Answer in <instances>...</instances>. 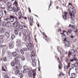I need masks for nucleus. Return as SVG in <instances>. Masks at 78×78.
<instances>
[{
  "label": "nucleus",
  "mask_w": 78,
  "mask_h": 78,
  "mask_svg": "<svg viewBox=\"0 0 78 78\" xmlns=\"http://www.w3.org/2000/svg\"><path fill=\"white\" fill-rule=\"evenodd\" d=\"M4 78H9V77L7 75H5L4 76Z\"/></svg>",
  "instance_id": "nucleus-56"
},
{
  "label": "nucleus",
  "mask_w": 78,
  "mask_h": 78,
  "mask_svg": "<svg viewBox=\"0 0 78 78\" xmlns=\"http://www.w3.org/2000/svg\"><path fill=\"white\" fill-rule=\"evenodd\" d=\"M20 51L21 54H23V53H24V51H23V49L21 50Z\"/></svg>",
  "instance_id": "nucleus-51"
},
{
  "label": "nucleus",
  "mask_w": 78,
  "mask_h": 78,
  "mask_svg": "<svg viewBox=\"0 0 78 78\" xmlns=\"http://www.w3.org/2000/svg\"><path fill=\"white\" fill-rule=\"evenodd\" d=\"M13 12H16V11H17V9L15 7H13Z\"/></svg>",
  "instance_id": "nucleus-29"
},
{
  "label": "nucleus",
  "mask_w": 78,
  "mask_h": 78,
  "mask_svg": "<svg viewBox=\"0 0 78 78\" xmlns=\"http://www.w3.org/2000/svg\"><path fill=\"white\" fill-rule=\"evenodd\" d=\"M18 23H19V22H17L16 21L14 22L13 24L14 27H17L18 25Z\"/></svg>",
  "instance_id": "nucleus-12"
},
{
  "label": "nucleus",
  "mask_w": 78,
  "mask_h": 78,
  "mask_svg": "<svg viewBox=\"0 0 78 78\" xmlns=\"http://www.w3.org/2000/svg\"><path fill=\"white\" fill-rule=\"evenodd\" d=\"M14 32L15 34H17L18 33H19V30L17 29H16L15 30Z\"/></svg>",
  "instance_id": "nucleus-25"
},
{
  "label": "nucleus",
  "mask_w": 78,
  "mask_h": 78,
  "mask_svg": "<svg viewBox=\"0 0 78 78\" xmlns=\"http://www.w3.org/2000/svg\"><path fill=\"white\" fill-rule=\"evenodd\" d=\"M19 75L20 78H23V74L22 73H20Z\"/></svg>",
  "instance_id": "nucleus-38"
},
{
  "label": "nucleus",
  "mask_w": 78,
  "mask_h": 78,
  "mask_svg": "<svg viewBox=\"0 0 78 78\" xmlns=\"http://www.w3.org/2000/svg\"><path fill=\"white\" fill-rule=\"evenodd\" d=\"M18 69H19V67L16 66L14 67V70H18Z\"/></svg>",
  "instance_id": "nucleus-30"
},
{
  "label": "nucleus",
  "mask_w": 78,
  "mask_h": 78,
  "mask_svg": "<svg viewBox=\"0 0 78 78\" xmlns=\"http://www.w3.org/2000/svg\"><path fill=\"white\" fill-rule=\"evenodd\" d=\"M23 27H24V28H28V27L27 26V25L25 24L23 25Z\"/></svg>",
  "instance_id": "nucleus-54"
},
{
  "label": "nucleus",
  "mask_w": 78,
  "mask_h": 78,
  "mask_svg": "<svg viewBox=\"0 0 78 78\" xmlns=\"http://www.w3.org/2000/svg\"><path fill=\"white\" fill-rule=\"evenodd\" d=\"M72 56H73V58H76V55L74 54L73 55H72Z\"/></svg>",
  "instance_id": "nucleus-63"
},
{
  "label": "nucleus",
  "mask_w": 78,
  "mask_h": 78,
  "mask_svg": "<svg viewBox=\"0 0 78 78\" xmlns=\"http://www.w3.org/2000/svg\"><path fill=\"white\" fill-rule=\"evenodd\" d=\"M23 49L24 51H27L28 50L27 49V48H23Z\"/></svg>",
  "instance_id": "nucleus-57"
},
{
  "label": "nucleus",
  "mask_w": 78,
  "mask_h": 78,
  "mask_svg": "<svg viewBox=\"0 0 78 78\" xmlns=\"http://www.w3.org/2000/svg\"><path fill=\"white\" fill-rule=\"evenodd\" d=\"M71 55H72V53L69 52L68 54V58H70Z\"/></svg>",
  "instance_id": "nucleus-50"
},
{
  "label": "nucleus",
  "mask_w": 78,
  "mask_h": 78,
  "mask_svg": "<svg viewBox=\"0 0 78 78\" xmlns=\"http://www.w3.org/2000/svg\"><path fill=\"white\" fill-rule=\"evenodd\" d=\"M32 65L33 67H35L36 66V62H34L35 61V58H32Z\"/></svg>",
  "instance_id": "nucleus-8"
},
{
  "label": "nucleus",
  "mask_w": 78,
  "mask_h": 78,
  "mask_svg": "<svg viewBox=\"0 0 78 78\" xmlns=\"http://www.w3.org/2000/svg\"><path fill=\"white\" fill-rule=\"evenodd\" d=\"M76 73H78V68H76L75 69Z\"/></svg>",
  "instance_id": "nucleus-53"
},
{
  "label": "nucleus",
  "mask_w": 78,
  "mask_h": 78,
  "mask_svg": "<svg viewBox=\"0 0 78 78\" xmlns=\"http://www.w3.org/2000/svg\"><path fill=\"white\" fill-rule=\"evenodd\" d=\"M60 57L62 61V59H63V56L60 55Z\"/></svg>",
  "instance_id": "nucleus-61"
},
{
  "label": "nucleus",
  "mask_w": 78,
  "mask_h": 78,
  "mask_svg": "<svg viewBox=\"0 0 78 78\" xmlns=\"http://www.w3.org/2000/svg\"><path fill=\"white\" fill-rule=\"evenodd\" d=\"M71 69H72V68H69V70L68 74L69 75V76H70V70H71Z\"/></svg>",
  "instance_id": "nucleus-35"
},
{
  "label": "nucleus",
  "mask_w": 78,
  "mask_h": 78,
  "mask_svg": "<svg viewBox=\"0 0 78 78\" xmlns=\"http://www.w3.org/2000/svg\"><path fill=\"white\" fill-rule=\"evenodd\" d=\"M42 34L44 36L43 38L45 40H46V41L47 42L49 43L50 42V41L47 38V35H45V33L44 32H42Z\"/></svg>",
  "instance_id": "nucleus-4"
},
{
  "label": "nucleus",
  "mask_w": 78,
  "mask_h": 78,
  "mask_svg": "<svg viewBox=\"0 0 78 78\" xmlns=\"http://www.w3.org/2000/svg\"><path fill=\"white\" fill-rule=\"evenodd\" d=\"M67 12L66 11H65L64 12V15H63V17L65 19H67Z\"/></svg>",
  "instance_id": "nucleus-11"
},
{
  "label": "nucleus",
  "mask_w": 78,
  "mask_h": 78,
  "mask_svg": "<svg viewBox=\"0 0 78 78\" xmlns=\"http://www.w3.org/2000/svg\"><path fill=\"white\" fill-rule=\"evenodd\" d=\"M2 71H4V72H8V70L7 69V68H6V66L4 65L3 66H2Z\"/></svg>",
  "instance_id": "nucleus-7"
},
{
  "label": "nucleus",
  "mask_w": 78,
  "mask_h": 78,
  "mask_svg": "<svg viewBox=\"0 0 78 78\" xmlns=\"http://www.w3.org/2000/svg\"><path fill=\"white\" fill-rule=\"evenodd\" d=\"M15 37H16L15 36V35H12L11 36V38L12 40H13V39H14V38H15Z\"/></svg>",
  "instance_id": "nucleus-39"
},
{
  "label": "nucleus",
  "mask_w": 78,
  "mask_h": 78,
  "mask_svg": "<svg viewBox=\"0 0 78 78\" xmlns=\"http://www.w3.org/2000/svg\"><path fill=\"white\" fill-rule=\"evenodd\" d=\"M75 32V33H77L78 32V30L77 28H76L75 30V31H74Z\"/></svg>",
  "instance_id": "nucleus-42"
},
{
  "label": "nucleus",
  "mask_w": 78,
  "mask_h": 78,
  "mask_svg": "<svg viewBox=\"0 0 78 78\" xmlns=\"http://www.w3.org/2000/svg\"><path fill=\"white\" fill-rule=\"evenodd\" d=\"M73 59L74 61H76V62H77L78 61V59H77L76 57H73Z\"/></svg>",
  "instance_id": "nucleus-44"
},
{
  "label": "nucleus",
  "mask_w": 78,
  "mask_h": 78,
  "mask_svg": "<svg viewBox=\"0 0 78 78\" xmlns=\"http://www.w3.org/2000/svg\"><path fill=\"white\" fill-rule=\"evenodd\" d=\"M4 31H5V30L3 28H1L0 30V32L1 33H4Z\"/></svg>",
  "instance_id": "nucleus-28"
},
{
  "label": "nucleus",
  "mask_w": 78,
  "mask_h": 78,
  "mask_svg": "<svg viewBox=\"0 0 78 78\" xmlns=\"http://www.w3.org/2000/svg\"><path fill=\"white\" fill-rule=\"evenodd\" d=\"M3 37H0V42L1 44L3 42Z\"/></svg>",
  "instance_id": "nucleus-21"
},
{
  "label": "nucleus",
  "mask_w": 78,
  "mask_h": 78,
  "mask_svg": "<svg viewBox=\"0 0 78 78\" xmlns=\"http://www.w3.org/2000/svg\"><path fill=\"white\" fill-rule=\"evenodd\" d=\"M5 36L7 37H8V38L9 37V36L10 35V34H9V32H6L5 33Z\"/></svg>",
  "instance_id": "nucleus-17"
},
{
  "label": "nucleus",
  "mask_w": 78,
  "mask_h": 78,
  "mask_svg": "<svg viewBox=\"0 0 78 78\" xmlns=\"http://www.w3.org/2000/svg\"><path fill=\"white\" fill-rule=\"evenodd\" d=\"M3 59L4 61H6L7 59V58H6V57H4Z\"/></svg>",
  "instance_id": "nucleus-48"
},
{
  "label": "nucleus",
  "mask_w": 78,
  "mask_h": 78,
  "mask_svg": "<svg viewBox=\"0 0 78 78\" xmlns=\"http://www.w3.org/2000/svg\"><path fill=\"white\" fill-rule=\"evenodd\" d=\"M5 27H7L9 28V27H11V24L9 22H7L5 23Z\"/></svg>",
  "instance_id": "nucleus-6"
},
{
  "label": "nucleus",
  "mask_w": 78,
  "mask_h": 78,
  "mask_svg": "<svg viewBox=\"0 0 78 78\" xmlns=\"http://www.w3.org/2000/svg\"><path fill=\"white\" fill-rule=\"evenodd\" d=\"M20 72V71L19 70H16V74L17 75L18 73H19Z\"/></svg>",
  "instance_id": "nucleus-45"
},
{
  "label": "nucleus",
  "mask_w": 78,
  "mask_h": 78,
  "mask_svg": "<svg viewBox=\"0 0 78 78\" xmlns=\"http://www.w3.org/2000/svg\"><path fill=\"white\" fill-rule=\"evenodd\" d=\"M63 41H64V42H66L67 41V40H66V37L63 40Z\"/></svg>",
  "instance_id": "nucleus-62"
},
{
  "label": "nucleus",
  "mask_w": 78,
  "mask_h": 78,
  "mask_svg": "<svg viewBox=\"0 0 78 78\" xmlns=\"http://www.w3.org/2000/svg\"><path fill=\"white\" fill-rule=\"evenodd\" d=\"M70 5L71 6H72V4L71 3H69V5H68V6H69Z\"/></svg>",
  "instance_id": "nucleus-64"
},
{
  "label": "nucleus",
  "mask_w": 78,
  "mask_h": 78,
  "mask_svg": "<svg viewBox=\"0 0 78 78\" xmlns=\"http://www.w3.org/2000/svg\"><path fill=\"white\" fill-rule=\"evenodd\" d=\"M26 31L27 33H30V31H29V29H28V28H27V29L26 30Z\"/></svg>",
  "instance_id": "nucleus-58"
},
{
  "label": "nucleus",
  "mask_w": 78,
  "mask_h": 78,
  "mask_svg": "<svg viewBox=\"0 0 78 78\" xmlns=\"http://www.w3.org/2000/svg\"><path fill=\"white\" fill-rule=\"evenodd\" d=\"M14 5H15V6H18V4H17V2L15 1L13 3Z\"/></svg>",
  "instance_id": "nucleus-31"
},
{
  "label": "nucleus",
  "mask_w": 78,
  "mask_h": 78,
  "mask_svg": "<svg viewBox=\"0 0 78 78\" xmlns=\"http://www.w3.org/2000/svg\"><path fill=\"white\" fill-rule=\"evenodd\" d=\"M15 62H19V60H18V59L17 58H15Z\"/></svg>",
  "instance_id": "nucleus-47"
},
{
  "label": "nucleus",
  "mask_w": 78,
  "mask_h": 78,
  "mask_svg": "<svg viewBox=\"0 0 78 78\" xmlns=\"http://www.w3.org/2000/svg\"><path fill=\"white\" fill-rule=\"evenodd\" d=\"M64 74L63 73H61L59 74V76H61V75L62 76H63V75H64Z\"/></svg>",
  "instance_id": "nucleus-52"
},
{
  "label": "nucleus",
  "mask_w": 78,
  "mask_h": 78,
  "mask_svg": "<svg viewBox=\"0 0 78 78\" xmlns=\"http://www.w3.org/2000/svg\"><path fill=\"white\" fill-rule=\"evenodd\" d=\"M71 28L72 29H73L74 30H75V28L74 27V25H72V26H71Z\"/></svg>",
  "instance_id": "nucleus-55"
},
{
  "label": "nucleus",
  "mask_w": 78,
  "mask_h": 78,
  "mask_svg": "<svg viewBox=\"0 0 78 78\" xmlns=\"http://www.w3.org/2000/svg\"><path fill=\"white\" fill-rule=\"evenodd\" d=\"M64 44H65V46L66 47H69L70 46V41H66L65 42Z\"/></svg>",
  "instance_id": "nucleus-5"
},
{
  "label": "nucleus",
  "mask_w": 78,
  "mask_h": 78,
  "mask_svg": "<svg viewBox=\"0 0 78 78\" xmlns=\"http://www.w3.org/2000/svg\"><path fill=\"white\" fill-rule=\"evenodd\" d=\"M62 63H60V64L58 65V68L59 69H60V70H61L62 69Z\"/></svg>",
  "instance_id": "nucleus-26"
},
{
  "label": "nucleus",
  "mask_w": 78,
  "mask_h": 78,
  "mask_svg": "<svg viewBox=\"0 0 78 78\" xmlns=\"http://www.w3.org/2000/svg\"><path fill=\"white\" fill-rule=\"evenodd\" d=\"M9 47H10V48H12L14 47V44L12 43H10L9 44Z\"/></svg>",
  "instance_id": "nucleus-19"
},
{
  "label": "nucleus",
  "mask_w": 78,
  "mask_h": 78,
  "mask_svg": "<svg viewBox=\"0 0 78 78\" xmlns=\"http://www.w3.org/2000/svg\"><path fill=\"white\" fill-rule=\"evenodd\" d=\"M15 64H16V66L19 67H20V62H15Z\"/></svg>",
  "instance_id": "nucleus-16"
},
{
  "label": "nucleus",
  "mask_w": 78,
  "mask_h": 78,
  "mask_svg": "<svg viewBox=\"0 0 78 78\" xmlns=\"http://www.w3.org/2000/svg\"><path fill=\"white\" fill-rule=\"evenodd\" d=\"M12 55L13 57H16V55H17V53L16 52H13L12 53Z\"/></svg>",
  "instance_id": "nucleus-22"
},
{
  "label": "nucleus",
  "mask_w": 78,
  "mask_h": 78,
  "mask_svg": "<svg viewBox=\"0 0 78 78\" xmlns=\"http://www.w3.org/2000/svg\"><path fill=\"white\" fill-rule=\"evenodd\" d=\"M52 4V2L51 1V0H50V4L49 6V9H50V7H51V6Z\"/></svg>",
  "instance_id": "nucleus-33"
},
{
  "label": "nucleus",
  "mask_w": 78,
  "mask_h": 78,
  "mask_svg": "<svg viewBox=\"0 0 78 78\" xmlns=\"http://www.w3.org/2000/svg\"><path fill=\"white\" fill-rule=\"evenodd\" d=\"M20 58L23 61H25V58L24 57V56H23V55H20Z\"/></svg>",
  "instance_id": "nucleus-18"
},
{
  "label": "nucleus",
  "mask_w": 78,
  "mask_h": 78,
  "mask_svg": "<svg viewBox=\"0 0 78 78\" xmlns=\"http://www.w3.org/2000/svg\"><path fill=\"white\" fill-rule=\"evenodd\" d=\"M24 69H25L26 70H28V67L27 66H24Z\"/></svg>",
  "instance_id": "nucleus-46"
},
{
  "label": "nucleus",
  "mask_w": 78,
  "mask_h": 78,
  "mask_svg": "<svg viewBox=\"0 0 78 78\" xmlns=\"http://www.w3.org/2000/svg\"><path fill=\"white\" fill-rule=\"evenodd\" d=\"M71 67L72 69H73V68L75 67H76V65H75V64H72L71 65Z\"/></svg>",
  "instance_id": "nucleus-27"
},
{
  "label": "nucleus",
  "mask_w": 78,
  "mask_h": 78,
  "mask_svg": "<svg viewBox=\"0 0 78 78\" xmlns=\"http://www.w3.org/2000/svg\"><path fill=\"white\" fill-rule=\"evenodd\" d=\"M7 3V5L8 6H9V7H11V5H12L11 4V3L8 2Z\"/></svg>",
  "instance_id": "nucleus-34"
},
{
  "label": "nucleus",
  "mask_w": 78,
  "mask_h": 78,
  "mask_svg": "<svg viewBox=\"0 0 78 78\" xmlns=\"http://www.w3.org/2000/svg\"><path fill=\"white\" fill-rule=\"evenodd\" d=\"M8 10L10 11H13V8L11 7H9L8 8Z\"/></svg>",
  "instance_id": "nucleus-23"
},
{
  "label": "nucleus",
  "mask_w": 78,
  "mask_h": 78,
  "mask_svg": "<svg viewBox=\"0 0 78 78\" xmlns=\"http://www.w3.org/2000/svg\"><path fill=\"white\" fill-rule=\"evenodd\" d=\"M14 19H15L16 21H18L17 17L16 16H13L12 15L10 16V18H7L5 19V20L8 21V20H9L10 22H13L14 21Z\"/></svg>",
  "instance_id": "nucleus-1"
},
{
  "label": "nucleus",
  "mask_w": 78,
  "mask_h": 78,
  "mask_svg": "<svg viewBox=\"0 0 78 78\" xmlns=\"http://www.w3.org/2000/svg\"><path fill=\"white\" fill-rule=\"evenodd\" d=\"M71 32H72V30H70V29H69L68 30V33H69V34H70L71 33Z\"/></svg>",
  "instance_id": "nucleus-49"
},
{
  "label": "nucleus",
  "mask_w": 78,
  "mask_h": 78,
  "mask_svg": "<svg viewBox=\"0 0 78 78\" xmlns=\"http://www.w3.org/2000/svg\"><path fill=\"white\" fill-rule=\"evenodd\" d=\"M31 71H32V74L33 73H36V70L35 69H34L32 70H31Z\"/></svg>",
  "instance_id": "nucleus-37"
},
{
  "label": "nucleus",
  "mask_w": 78,
  "mask_h": 78,
  "mask_svg": "<svg viewBox=\"0 0 78 78\" xmlns=\"http://www.w3.org/2000/svg\"><path fill=\"white\" fill-rule=\"evenodd\" d=\"M69 67H70V62H69L68 64V66H64V69H68Z\"/></svg>",
  "instance_id": "nucleus-9"
},
{
  "label": "nucleus",
  "mask_w": 78,
  "mask_h": 78,
  "mask_svg": "<svg viewBox=\"0 0 78 78\" xmlns=\"http://www.w3.org/2000/svg\"><path fill=\"white\" fill-rule=\"evenodd\" d=\"M28 20L30 21V26H33V18L31 16H28Z\"/></svg>",
  "instance_id": "nucleus-3"
},
{
  "label": "nucleus",
  "mask_w": 78,
  "mask_h": 78,
  "mask_svg": "<svg viewBox=\"0 0 78 78\" xmlns=\"http://www.w3.org/2000/svg\"><path fill=\"white\" fill-rule=\"evenodd\" d=\"M71 76L70 77V78H75L76 76V73H73L71 74Z\"/></svg>",
  "instance_id": "nucleus-13"
},
{
  "label": "nucleus",
  "mask_w": 78,
  "mask_h": 78,
  "mask_svg": "<svg viewBox=\"0 0 78 78\" xmlns=\"http://www.w3.org/2000/svg\"><path fill=\"white\" fill-rule=\"evenodd\" d=\"M73 12L72 13L71 12H69V14L70 16L71 19L72 20H74L75 19V14L76 13V11L75 10L73 11Z\"/></svg>",
  "instance_id": "nucleus-2"
},
{
  "label": "nucleus",
  "mask_w": 78,
  "mask_h": 78,
  "mask_svg": "<svg viewBox=\"0 0 78 78\" xmlns=\"http://www.w3.org/2000/svg\"><path fill=\"white\" fill-rule=\"evenodd\" d=\"M3 11L2 10H1L0 11V16H3Z\"/></svg>",
  "instance_id": "nucleus-32"
},
{
  "label": "nucleus",
  "mask_w": 78,
  "mask_h": 78,
  "mask_svg": "<svg viewBox=\"0 0 78 78\" xmlns=\"http://www.w3.org/2000/svg\"><path fill=\"white\" fill-rule=\"evenodd\" d=\"M16 44L18 45H19V44H21V41L20 40H17L16 41Z\"/></svg>",
  "instance_id": "nucleus-20"
},
{
  "label": "nucleus",
  "mask_w": 78,
  "mask_h": 78,
  "mask_svg": "<svg viewBox=\"0 0 78 78\" xmlns=\"http://www.w3.org/2000/svg\"><path fill=\"white\" fill-rule=\"evenodd\" d=\"M18 14L19 16V17H18V19L19 20V19H21L22 18H23V16L22 15V13H21V12H18Z\"/></svg>",
  "instance_id": "nucleus-10"
},
{
  "label": "nucleus",
  "mask_w": 78,
  "mask_h": 78,
  "mask_svg": "<svg viewBox=\"0 0 78 78\" xmlns=\"http://www.w3.org/2000/svg\"><path fill=\"white\" fill-rule=\"evenodd\" d=\"M15 64H16L15 62H14V61H12L11 63L12 66L13 67L15 66Z\"/></svg>",
  "instance_id": "nucleus-24"
},
{
  "label": "nucleus",
  "mask_w": 78,
  "mask_h": 78,
  "mask_svg": "<svg viewBox=\"0 0 78 78\" xmlns=\"http://www.w3.org/2000/svg\"><path fill=\"white\" fill-rule=\"evenodd\" d=\"M1 24L2 26H4V27H5V23L4 22H1Z\"/></svg>",
  "instance_id": "nucleus-41"
},
{
  "label": "nucleus",
  "mask_w": 78,
  "mask_h": 78,
  "mask_svg": "<svg viewBox=\"0 0 78 78\" xmlns=\"http://www.w3.org/2000/svg\"><path fill=\"white\" fill-rule=\"evenodd\" d=\"M30 56L31 58V59H32V58H33H33H34V56H35L34 52L33 51H32L31 52V55Z\"/></svg>",
  "instance_id": "nucleus-14"
},
{
  "label": "nucleus",
  "mask_w": 78,
  "mask_h": 78,
  "mask_svg": "<svg viewBox=\"0 0 78 78\" xmlns=\"http://www.w3.org/2000/svg\"><path fill=\"white\" fill-rule=\"evenodd\" d=\"M28 9L29 12H30V13H31V9H30V7H29L28 8Z\"/></svg>",
  "instance_id": "nucleus-59"
},
{
  "label": "nucleus",
  "mask_w": 78,
  "mask_h": 78,
  "mask_svg": "<svg viewBox=\"0 0 78 78\" xmlns=\"http://www.w3.org/2000/svg\"><path fill=\"white\" fill-rule=\"evenodd\" d=\"M28 75L30 77H31L32 76V74H33V73H32V71L30 70V71L28 72Z\"/></svg>",
  "instance_id": "nucleus-15"
},
{
  "label": "nucleus",
  "mask_w": 78,
  "mask_h": 78,
  "mask_svg": "<svg viewBox=\"0 0 78 78\" xmlns=\"http://www.w3.org/2000/svg\"><path fill=\"white\" fill-rule=\"evenodd\" d=\"M27 69H24L23 71H21V72H23V73H27Z\"/></svg>",
  "instance_id": "nucleus-40"
},
{
  "label": "nucleus",
  "mask_w": 78,
  "mask_h": 78,
  "mask_svg": "<svg viewBox=\"0 0 78 78\" xmlns=\"http://www.w3.org/2000/svg\"><path fill=\"white\" fill-rule=\"evenodd\" d=\"M74 61V59H70V62H73V61Z\"/></svg>",
  "instance_id": "nucleus-60"
},
{
  "label": "nucleus",
  "mask_w": 78,
  "mask_h": 78,
  "mask_svg": "<svg viewBox=\"0 0 78 78\" xmlns=\"http://www.w3.org/2000/svg\"><path fill=\"white\" fill-rule=\"evenodd\" d=\"M19 27V28H20V29H23V26H22V25H20Z\"/></svg>",
  "instance_id": "nucleus-43"
},
{
  "label": "nucleus",
  "mask_w": 78,
  "mask_h": 78,
  "mask_svg": "<svg viewBox=\"0 0 78 78\" xmlns=\"http://www.w3.org/2000/svg\"><path fill=\"white\" fill-rule=\"evenodd\" d=\"M28 45L29 46V47H31L33 46L32 44H31V43L30 42H29L28 43Z\"/></svg>",
  "instance_id": "nucleus-36"
}]
</instances>
